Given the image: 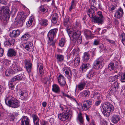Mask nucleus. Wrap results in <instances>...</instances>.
I'll return each instance as SVG.
<instances>
[{
  "label": "nucleus",
  "instance_id": "nucleus-1",
  "mask_svg": "<svg viewBox=\"0 0 125 125\" xmlns=\"http://www.w3.org/2000/svg\"><path fill=\"white\" fill-rule=\"evenodd\" d=\"M10 11L7 7H3L0 10V19L4 25L7 23V20L10 17Z\"/></svg>",
  "mask_w": 125,
  "mask_h": 125
},
{
  "label": "nucleus",
  "instance_id": "nucleus-2",
  "mask_svg": "<svg viewBox=\"0 0 125 125\" xmlns=\"http://www.w3.org/2000/svg\"><path fill=\"white\" fill-rule=\"evenodd\" d=\"M101 110L104 115L106 116H109L114 110L113 105L110 103L106 102L102 105Z\"/></svg>",
  "mask_w": 125,
  "mask_h": 125
},
{
  "label": "nucleus",
  "instance_id": "nucleus-3",
  "mask_svg": "<svg viewBox=\"0 0 125 125\" xmlns=\"http://www.w3.org/2000/svg\"><path fill=\"white\" fill-rule=\"evenodd\" d=\"M5 102L8 106L13 108H18L20 105V102L11 96L6 97L5 100Z\"/></svg>",
  "mask_w": 125,
  "mask_h": 125
},
{
  "label": "nucleus",
  "instance_id": "nucleus-4",
  "mask_svg": "<svg viewBox=\"0 0 125 125\" xmlns=\"http://www.w3.org/2000/svg\"><path fill=\"white\" fill-rule=\"evenodd\" d=\"M26 16L24 15L23 12H21L18 19L15 21V23L20 26H22L23 23L24 22Z\"/></svg>",
  "mask_w": 125,
  "mask_h": 125
},
{
  "label": "nucleus",
  "instance_id": "nucleus-5",
  "mask_svg": "<svg viewBox=\"0 0 125 125\" xmlns=\"http://www.w3.org/2000/svg\"><path fill=\"white\" fill-rule=\"evenodd\" d=\"M81 34V32L80 31L77 29L74 30L73 29V31L72 34L70 35V39L72 40V43L75 40L78 38L80 36Z\"/></svg>",
  "mask_w": 125,
  "mask_h": 125
},
{
  "label": "nucleus",
  "instance_id": "nucleus-6",
  "mask_svg": "<svg viewBox=\"0 0 125 125\" xmlns=\"http://www.w3.org/2000/svg\"><path fill=\"white\" fill-rule=\"evenodd\" d=\"M62 71L65 76H67V78L70 80L72 77V73L70 68L68 67H65L62 69Z\"/></svg>",
  "mask_w": 125,
  "mask_h": 125
},
{
  "label": "nucleus",
  "instance_id": "nucleus-7",
  "mask_svg": "<svg viewBox=\"0 0 125 125\" xmlns=\"http://www.w3.org/2000/svg\"><path fill=\"white\" fill-rule=\"evenodd\" d=\"M69 112H63L62 113L58 114L59 119L62 121H65L67 120L69 116Z\"/></svg>",
  "mask_w": 125,
  "mask_h": 125
},
{
  "label": "nucleus",
  "instance_id": "nucleus-8",
  "mask_svg": "<svg viewBox=\"0 0 125 125\" xmlns=\"http://www.w3.org/2000/svg\"><path fill=\"white\" fill-rule=\"evenodd\" d=\"M57 31V28L52 29L47 34V38L48 39H53Z\"/></svg>",
  "mask_w": 125,
  "mask_h": 125
},
{
  "label": "nucleus",
  "instance_id": "nucleus-9",
  "mask_svg": "<svg viewBox=\"0 0 125 125\" xmlns=\"http://www.w3.org/2000/svg\"><path fill=\"white\" fill-rule=\"evenodd\" d=\"M57 31V28L52 29L47 34V38L48 39H53Z\"/></svg>",
  "mask_w": 125,
  "mask_h": 125
},
{
  "label": "nucleus",
  "instance_id": "nucleus-10",
  "mask_svg": "<svg viewBox=\"0 0 125 125\" xmlns=\"http://www.w3.org/2000/svg\"><path fill=\"white\" fill-rule=\"evenodd\" d=\"M24 63L27 71L28 73H30L32 69V63L30 60L26 59L25 60Z\"/></svg>",
  "mask_w": 125,
  "mask_h": 125
},
{
  "label": "nucleus",
  "instance_id": "nucleus-11",
  "mask_svg": "<svg viewBox=\"0 0 125 125\" xmlns=\"http://www.w3.org/2000/svg\"><path fill=\"white\" fill-rule=\"evenodd\" d=\"M118 64V63L117 61L113 60L109 63L108 65V69L110 71H112L115 68H117Z\"/></svg>",
  "mask_w": 125,
  "mask_h": 125
},
{
  "label": "nucleus",
  "instance_id": "nucleus-12",
  "mask_svg": "<svg viewBox=\"0 0 125 125\" xmlns=\"http://www.w3.org/2000/svg\"><path fill=\"white\" fill-rule=\"evenodd\" d=\"M37 68L38 72L39 73V75L42 77L44 74L43 65L41 63L38 62L37 64Z\"/></svg>",
  "mask_w": 125,
  "mask_h": 125
},
{
  "label": "nucleus",
  "instance_id": "nucleus-13",
  "mask_svg": "<svg viewBox=\"0 0 125 125\" xmlns=\"http://www.w3.org/2000/svg\"><path fill=\"white\" fill-rule=\"evenodd\" d=\"M87 83V81L85 79L82 80L77 85V87L79 90L81 91L83 89Z\"/></svg>",
  "mask_w": 125,
  "mask_h": 125
},
{
  "label": "nucleus",
  "instance_id": "nucleus-14",
  "mask_svg": "<svg viewBox=\"0 0 125 125\" xmlns=\"http://www.w3.org/2000/svg\"><path fill=\"white\" fill-rule=\"evenodd\" d=\"M91 67L90 64L88 63H83L81 66L80 70L82 72H84Z\"/></svg>",
  "mask_w": 125,
  "mask_h": 125
},
{
  "label": "nucleus",
  "instance_id": "nucleus-15",
  "mask_svg": "<svg viewBox=\"0 0 125 125\" xmlns=\"http://www.w3.org/2000/svg\"><path fill=\"white\" fill-rule=\"evenodd\" d=\"M58 82L59 84L62 86H64L66 83L65 78L62 75H60L57 78Z\"/></svg>",
  "mask_w": 125,
  "mask_h": 125
},
{
  "label": "nucleus",
  "instance_id": "nucleus-16",
  "mask_svg": "<svg viewBox=\"0 0 125 125\" xmlns=\"http://www.w3.org/2000/svg\"><path fill=\"white\" fill-rule=\"evenodd\" d=\"M12 69L14 72V73L18 72L21 71L22 70V68L17 63H14L12 65Z\"/></svg>",
  "mask_w": 125,
  "mask_h": 125
},
{
  "label": "nucleus",
  "instance_id": "nucleus-17",
  "mask_svg": "<svg viewBox=\"0 0 125 125\" xmlns=\"http://www.w3.org/2000/svg\"><path fill=\"white\" fill-rule=\"evenodd\" d=\"M124 12L123 9L121 8L119 9L115 14V17L116 18L120 19L123 16Z\"/></svg>",
  "mask_w": 125,
  "mask_h": 125
},
{
  "label": "nucleus",
  "instance_id": "nucleus-18",
  "mask_svg": "<svg viewBox=\"0 0 125 125\" xmlns=\"http://www.w3.org/2000/svg\"><path fill=\"white\" fill-rule=\"evenodd\" d=\"M15 42V40L12 38H10L4 42L5 46L8 47L13 46Z\"/></svg>",
  "mask_w": 125,
  "mask_h": 125
},
{
  "label": "nucleus",
  "instance_id": "nucleus-19",
  "mask_svg": "<svg viewBox=\"0 0 125 125\" xmlns=\"http://www.w3.org/2000/svg\"><path fill=\"white\" fill-rule=\"evenodd\" d=\"M120 118L119 115H114L111 117V121L114 124H116L120 120Z\"/></svg>",
  "mask_w": 125,
  "mask_h": 125
},
{
  "label": "nucleus",
  "instance_id": "nucleus-20",
  "mask_svg": "<svg viewBox=\"0 0 125 125\" xmlns=\"http://www.w3.org/2000/svg\"><path fill=\"white\" fill-rule=\"evenodd\" d=\"M104 18L95 16L92 19V22L98 23L99 25L102 24L103 22Z\"/></svg>",
  "mask_w": 125,
  "mask_h": 125
},
{
  "label": "nucleus",
  "instance_id": "nucleus-21",
  "mask_svg": "<svg viewBox=\"0 0 125 125\" xmlns=\"http://www.w3.org/2000/svg\"><path fill=\"white\" fill-rule=\"evenodd\" d=\"M103 60V58L101 57L97 59L93 63V68L94 69L96 68L99 64L102 63Z\"/></svg>",
  "mask_w": 125,
  "mask_h": 125
},
{
  "label": "nucleus",
  "instance_id": "nucleus-22",
  "mask_svg": "<svg viewBox=\"0 0 125 125\" xmlns=\"http://www.w3.org/2000/svg\"><path fill=\"white\" fill-rule=\"evenodd\" d=\"M20 33V31L18 30H15L11 31L10 36L12 38H15L18 36Z\"/></svg>",
  "mask_w": 125,
  "mask_h": 125
},
{
  "label": "nucleus",
  "instance_id": "nucleus-23",
  "mask_svg": "<svg viewBox=\"0 0 125 125\" xmlns=\"http://www.w3.org/2000/svg\"><path fill=\"white\" fill-rule=\"evenodd\" d=\"M21 125H29V120L27 116H23L21 118Z\"/></svg>",
  "mask_w": 125,
  "mask_h": 125
},
{
  "label": "nucleus",
  "instance_id": "nucleus-24",
  "mask_svg": "<svg viewBox=\"0 0 125 125\" xmlns=\"http://www.w3.org/2000/svg\"><path fill=\"white\" fill-rule=\"evenodd\" d=\"M48 20L44 19H41L39 21V23L41 26L46 27L48 24Z\"/></svg>",
  "mask_w": 125,
  "mask_h": 125
},
{
  "label": "nucleus",
  "instance_id": "nucleus-25",
  "mask_svg": "<svg viewBox=\"0 0 125 125\" xmlns=\"http://www.w3.org/2000/svg\"><path fill=\"white\" fill-rule=\"evenodd\" d=\"M87 13L89 16L92 20L95 16V12L93 10L88 9L87 10Z\"/></svg>",
  "mask_w": 125,
  "mask_h": 125
},
{
  "label": "nucleus",
  "instance_id": "nucleus-26",
  "mask_svg": "<svg viewBox=\"0 0 125 125\" xmlns=\"http://www.w3.org/2000/svg\"><path fill=\"white\" fill-rule=\"evenodd\" d=\"M22 78L21 75L19 74L14 76L12 78L11 81L12 82H14L17 81H19L21 80Z\"/></svg>",
  "mask_w": 125,
  "mask_h": 125
},
{
  "label": "nucleus",
  "instance_id": "nucleus-27",
  "mask_svg": "<svg viewBox=\"0 0 125 125\" xmlns=\"http://www.w3.org/2000/svg\"><path fill=\"white\" fill-rule=\"evenodd\" d=\"M52 90L55 93H59L60 91V89L58 86L56 84H54L52 85Z\"/></svg>",
  "mask_w": 125,
  "mask_h": 125
},
{
  "label": "nucleus",
  "instance_id": "nucleus-28",
  "mask_svg": "<svg viewBox=\"0 0 125 125\" xmlns=\"http://www.w3.org/2000/svg\"><path fill=\"white\" fill-rule=\"evenodd\" d=\"M33 43L31 42H28L24 44V46L27 50L31 51L30 49L32 48Z\"/></svg>",
  "mask_w": 125,
  "mask_h": 125
},
{
  "label": "nucleus",
  "instance_id": "nucleus-29",
  "mask_svg": "<svg viewBox=\"0 0 125 125\" xmlns=\"http://www.w3.org/2000/svg\"><path fill=\"white\" fill-rule=\"evenodd\" d=\"M84 34L87 38H91L92 33L90 31L87 30H85L84 31Z\"/></svg>",
  "mask_w": 125,
  "mask_h": 125
},
{
  "label": "nucleus",
  "instance_id": "nucleus-30",
  "mask_svg": "<svg viewBox=\"0 0 125 125\" xmlns=\"http://www.w3.org/2000/svg\"><path fill=\"white\" fill-rule=\"evenodd\" d=\"M94 74V70L92 69L89 71L87 75V77L89 79H91Z\"/></svg>",
  "mask_w": 125,
  "mask_h": 125
},
{
  "label": "nucleus",
  "instance_id": "nucleus-31",
  "mask_svg": "<svg viewBox=\"0 0 125 125\" xmlns=\"http://www.w3.org/2000/svg\"><path fill=\"white\" fill-rule=\"evenodd\" d=\"M69 18L68 17H66L63 21L64 26L66 28L69 27Z\"/></svg>",
  "mask_w": 125,
  "mask_h": 125
},
{
  "label": "nucleus",
  "instance_id": "nucleus-32",
  "mask_svg": "<svg viewBox=\"0 0 125 125\" xmlns=\"http://www.w3.org/2000/svg\"><path fill=\"white\" fill-rule=\"evenodd\" d=\"M58 19V16L57 13H55L53 14L52 19V22L54 24H56L57 22Z\"/></svg>",
  "mask_w": 125,
  "mask_h": 125
},
{
  "label": "nucleus",
  "instance_id": "nucleus-33",
  "mask_svg": "<svg viewBox=\"0 0 125 125\" xmlns=\"http://www.w3.org/2000/svg\"><path fill=\"white\" fill-rule=\"evenodd\" d=\"M62 94L63 96L67 97L71 100L76 102L78 104V103L77 102V101L76 100L75 98H74L73 97V96H70L69 95L64 93L62 91Z\"/></svg>",
  "mask_w": 125,
  "mask_h": 125
},
{
  "label": "nucleus",
  "instance_id": "nucleus-34",
  "mask_svg": "<svg viewBox=\"0 0 125 125\" xmlns=\"http://www.w3.org/2000/svg\"><path fill=\"white\" fill-rule=\"evenodd\" d=\"M12 74H15L14 72L13 71L12 69H8L5 71V74L6 76H9L10 75Z\"/></svg>",
  "mask_w": 125,
  "mask_h": 125
},
{
  "label": "nucleus",
  "instance_id": "nucleus-35",
  "mask_svg": "<svg viewBox=\"0 0 125 125\" xmlns=\"http://www.w3.org/2000/svg\"><path fill=\"white\" fill-rule=\"evenodd\" d=\"M81 94L83 97H86L89 96L90 94L89 91L88 90H84L81 93Z\"/></svg>",
  "mask_w": 125,
  "mask_h": 125
},
{
  "label": "nucleus",
  "instance_id": "nucleus-36",
  "mask_svg": "<svg viewBox=\"0 0 125 125\" xmlns=\"http://www.w3.org/2000/svg\"><path fill=\"white\" fill-rule=\"evenodd\" d=\"M20 98L22 100L25 99L28 95L27 93L25 92H22L20 94Z\"/></svg>",
  "mask_w": 125,
  "mask_h": 125
},
{
  "label": "nucleus",
  "instance_id": "nucleus-37",
  "mask_svg": "<svg viewBox=\"0 0 125 125\" xmlns=\"http://www.w3.org/2000/svg\"><path fill=\"white\" fill-rule=\"evenodd\" d=\"M119 76V75H117L110 77L109 79V82H112L115 81V80L118 79V77Z\"/></svg>",
  "mask_w": 125,
  "mask_h": 125
},
{
  "label": "nucleus",
  "instance_id": "nucleus-38",
  "mask_svg": "<svg viewBox=\"0 0 125 125\" xmlns=\"http://www.w3.org/2000/svg\"><path fill=\"white\" fill-rule=\"evenodd\" d=\"M30 37V35L28 33H26L22 35L21 37V39L23 40H26Z\"/></svg>",
  "mask_w": 125,
  "mask_h": 125
},
{
  "label": "nucleus",
  "instance_id": "nucleus-39",
  "mask_svg": "<svg viewBox=\"0 0 125 125\" xmlns=\"http://www.w3.org/2000/svg\"><path fill=\"white\" fill-rule=\"evenodd\" d=\"M16 52L13 49L10 48L8 51L7 55H16Z\"/></svg>",
  "mask_w": 125,
  "mask_h": 125
},
{
  "label": "nucleus",
  "instance_id": "nucleus-40",
  "mask_svg": "<svg viewBox=\"0 0 125 125\" xmlns=\"http://www.w3.org/2000/svg\"><path fill=\"white\" fill-rule=\"evenodd\" d=\"M82 42V38L79 36V37H78V38H77V39H76V40H75L72 43L73 44H74L76 43H77V44H79L81 43Z\"/></svg>",
  "mask_w": 125,
  "mask_h": 125
},
{
  "label": "nucleus",
  "instance_id": "nucleus-41",
  "mask_svg": "<svg viewBox=\"0 0 125 125\" xmlns=\"http://www.w3.org/2000/svg\"><path fill=\"white\" fill-rule=\"evenodd\" d=\"M82 115V114L81 112L79 113L78 115V118L80 123L83 124L84 123V122Z\"/></svg>",
  "mask_w": 125,
  "mask_h": 125
},
{
  "label": "nucleus",
  "instance_id": "nucleus-42",
  "mask_svg": "<svg viewBox=\"0 0 125 125\" xmlns=\"http://www.w3.org/2000/svg\"><path fill=\"white\" fill-rule=\"evenodd\" d=\"M74 62L75 66L76 67L78 66L80 62V57H77L76 58L74 61Z\"/></svg>",
  "mask_w": 125,
  "mask_h": 125
},
{
  "label": "nucleus",
  "instance_id": "nucleus-43",
  "mask_svg": "<svg viewBox=\"0 0 125 125\" xmlns=\"http://www.w3.org/2000/svg\"><path fill=\"white\" fill-rule=\"evenodd\" d=\"M60 108L61 110L63 111V112H69L70 110L66 106L62 105H60Z\"/></svg>",
  "mask_w": 125,
  "mask_h": 125
},
{
  "label": "nucleus",
  "instance_id": "nucleus-44",
  "mask_svg": "<svg viewBox=\"0 0 125 125\" xmlns=\"http://www.w3.org/2000/svg\"><path fill=\"white\" fill-rule=\"evenodd\" d=\"M83 110L86 111L89 109V107L88 104L84 102L83 103V104L82 105Z\"/></svg>",
  "mask_w": 125,
  "mask_h": 125
},
{
  "label": "nucleus",
  "instance_id": "nucleus-45",
  "mask_svg": "<svg viewBox=\"0 0 125 125\" xmlns=\"http://www.w3.org/2000/svg\"><path fill=\"white\" fill-rule=\"evenodd\" d=\"M55 57L57 58V61L58 62H60L63 61L64 57L63 55H56Z\"/></svg>",
  "mask_w": 125,
  "mask_h": 125
},
{
  "label": "nucleus",
  "instance_id": "nucleus-46",
  "mask_svg": "<svg viewBox=\"0 0 125 125\" xmlns=\"http://www.w3.org/2000/svg\"><path fill=\"white\" fill-rule=\"evenodd\" d=\"M48 45L49 46H54L55 43V42L53 40V39H48Z\"/></svg>",
  "mask_w": 125,
  "mask_h": 125
},
{
  "label": "nucleus",
  "instance_id": "nucleus-47",
  "mask_svg": "<svg viewBox=\"0 0 125 125\" xmlns=\"http://www.w3.org/2000/svg\"><path fill=\"white\" fill-rule=\"evenodd\" d=\"M33 19L32 17L31 18L29 19V20L26 23L27 27H29L32 24L33 21Z\"/></svg>",
  "mask_w": 125,
  "mask_h": 125
},
{
  "label": "nucleus",
  "instance_id": "nucleus-48",
  "mask_svg": "<svg viewBox=\"0 0 125 125\" xmlns=\"http://www.w3.org/2000/svg\"><path fill=\"white\" fill-rule=\"evenodd\" d=\"M111 88H112L115 89L117 90L118 88V83L116 82H115L111 86Z\"/></svg>",
  "mask_w": 125,
  "mask_h": 125
},
{
  "label": "nucleus",
  "instance_id": "nucleus-49",
  "mask_svg": "<svg viewBox=\"0 0 125 125\" xmlns=\"http://www.w3.org/2000/svg\"><path fill=\"white\" fill-rule=\"evenodd\" d=\"M65 42V40L64 39L62 38L59 41V45L61 47H63L64 45Z\"/></svg>",
  "mask_w": 125,
  "mask_h": 125
},
{
  "label": "nucleus",
  "instance_id": "nucleus-50",
  "mask_svg": "<svg viewBox=\"0 0 125 125\" xmlns=\"http://www.w3.org/2000/svg\"><path fill=\"white\" fill-rule=\"evenodd\" d=\"M88 104L89 108H90L93 103L92 100L91 99H89L84 101Z\"/></svg>",
  "mask_w": 125,
  "mask_h": 125
},
{
  "label": "nucleus",
  "instance_id": "nucleus-51",
  "mask_svg": "<svg viewBox=\"0 0 125 125\" xmlns=\"http://www.w3.org/2000/svg\"><path fill=\"white\" fill-rule=\"evenodd\" d=\"M120 80L122 82H125V73L121 74Z\"/></svg>",
  "mask_w": 125,
  "mask_h": 125
},
{
  "label": "nucleus",
  "instance_id": "nucleus-52",
  "mask_svg": "<svg viewBox=\"0 0 125 125\" xmlns=\"http://www.w3.org/2000/svg\"><path fill=\"white\" fill-rule=\"evenodd\" d=\"M50 76H49L48 78V77H45L42 80L43 82L45 84H46L47 83L48 81H50L51 78H50Z\"/></svg>",
  "mask_w": 125,
  "mask_h": 125
},
{
  "label": "nucleus",
  "instance_id": "nucleus-53",
  "mask_svg": "<svg viewBox=\"0 0 125 125\" xmlns=\"http://www.w3.org/2000/svg\"><path fill=\"white\" fill-rule=\"evenodd\" d=\"M39 10L40 11L43 12V13L45 12H44L46 10V8L43 6H41L39 8Z\"/></svg>",
  "mask_w": 125,
  "mask_h": 125
},
{
  "label": "nucleus",
  "instance_id": "nucleus-54",
  "mask_svg": "<svg viewBox=\"0 0 125 125\" xmlns=\"http://www.w3.org/2000/svg\"><path fill=\"white\" fill-rule=\"evenodd\" d=\"M94 96L95 98H96L98 99L102 98L100 94L99 93L95 92L94 94Z\"/></svg>",
  "mask_w": 125,
  "mask_h": 125
},
{
  "label": "nucleus",
  "instance_id": "nucleus-55",
  "mask_svg": "<svg viewBox=\"0 0 125 125\" xmlns=\"http://www.w3.org/2000/svg\"><path fill=\"white\" fill-rule=\"evenodd\" d=\"M116 90L115 89L112 88L111 87L109 91V94L110 95H111L112 94H114V93L116 92Z\"/></svg>",
  "mask_w": 125,
  "mask_h": 125
},
{
  "label": "nucleus",
  "instance_id": "nucleus-56",
  "mask_svg": "<svg viewBox=\"0 0 125 125\" xmlns=\"http://www.w3.org/2000/svg\"><path fill=\"white\" fill-rule=\"evenodd\" d=\"M31 117L33 119V122L38 119H39L38 116L32 114L31 115Z\"/></svg>",
  "mask_w": 125,
  "mask_h": 125
},
{
  "label": "nucleus",
  "instance_id": "nucleus-57",
  "mask_svg": "<svg viewBox=\"0 0 125 125\" xmlns=\"http://www.w3.org/2000/svg\"><path fill=\"white\" fill-rule=\"evenodd\" d=\"M66 31L67 32L68 34L70 36V35H72V34L73 33V31H71V29H70V28H69V27L66 28Z\"/></svg>",
  "mask_w": 125,
  "mask_h": 125
},
{
  "label": "nucleus",
  "instance_id": "nucleus-58",
  "mask_svg": "<svg viewBox=\"0 0 125 125\" xmlns=\"http://www.w3.org/2000/svg\"><path fill=\"white\" fill-rule=\"evenodd\" d=\"M108 124L107 121L104 119L102 120L101 122V125H107Z\"/></svg>",
  "mask_w": 125,
  "mask_h": 125
},
{
  "label": "nucleus",
  "instance_id": "nucleus-59",
  "mask_svg": "<svg viewBox=\"0 0 125 125\" xmlns=\"http://www.w3.org/2000/svg\"><path fill=\"white\" fill-rule=\"evenodd\" d=\"M90 55H84L83 58L84 60L87 61L89 59Z\"/></svg>",
  "mask_w": 125,
  "mask_h": 125
},
{
  "label": "nucleus",
  "instance_id": "nucleus-60",
  "mask_svg": "<svg viewBox=\"0 0 125 125\" xmlns=\"http://www.w3.org/2000/svg\"><path fill=\"white\" fill-rule=\"evenodd\" d=\"M8 0H2L0 3L2 5H6L7 3Z\"/></svg>",
  "mask_w": 125,
  "mask_h": 125
},
{
  "label": "nucleus",
  "instance_id": "nucleus-61",
  "mask_svg": "<svg viewBox=\"0 0 125 125\" xmlns=\"http://www.w3.org/2000/svg\"><path fill=\"white\" fill-rule=\"evenodd\" d=\"M76 0H72L71 6L73 7V8L75 7V2L76 1Z\"/></svg>",
  "mask_w": 125,
  "mask_h": 125
},
{
  "label": "nucleus",
  "instance_id": "nucleus-62",
  "mask_svg": "<svg viewBox=\"0 0 125 125\" xmlns=\"http://www.w3.org/2000/svg\"><path fill=\"white\" fill-rule=\"evenodd\" d=\"M93 4V5H92L91 7L90 8V9H89L93 10L94 11V10H96L97 9L96 8L95 5H94V4Z\"/></svg>",
  "mask_w": 125,
  "mask_h": 125
},
{
  "label": "nucleus",
  "instance_id": "nucleus-63",
  "mask_svg": "<svg viewBox=\"0 0 125 125\" xmlns=\"http://www.w3.org/2000/svg\"><path fill=\"white\" fill-rule=\"evenodd\" d=\"M97 14L98 15V17L101 18H104V17L102 14L101 12L99 11L97 12Z\"/></svg>",
  "mask_w": 125,
  "mask_h": 125
},
{
  "label": "nucleus",
  "instance_id": "nucleus-64",
  "mask_svg": "<svg viewBox=\"0 0 125 125\" xmlns=\"http://www.w3.org/2000/svg\"><path fill=\"white\" fill-rule=\"evenodd\" d=\"M99 42H100L98 41L95 40L94 41L93 45H97L99 44Z\"/></svg>",
  "mask_w": 125,
  "mask_h": 125
}]
</instances>
